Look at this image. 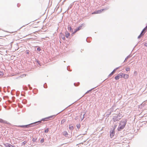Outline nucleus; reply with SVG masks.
Returning a JSON list of instances; mask_svg holds the SVG:
<instances>
[{
  "instance_id": "obj_1",
  "label": "nucleus",
  "mask_w": 147,
  "mask_h": 147,
  "mask_svg": "<svg viewBox=\"0 0 147 147\" xmlns=\"http://www.w3.org/2000/svg\"><path fill=\"white\" fill-rule=\"evenodd\" d=\"M126 122L127 121L126 120L121 121H120L118 128V130L119 131H120L125 127L126 123Z\"/></svg>"
},
{
  "instance_id": "obj_2",
  "label": "nucleus",
  "mask_w": 147,
  "mask_h": 147,
  "mask_svg": "<svg viewBox=\"0 0 147 147\" xmlns=\"http://www.w3.org/2000/svg\"><path fill=\"white\" fill-rule=\"evenodd\" d=\"M121 119V116L119 115H115L113 116V120L116 122L119 121Z\"/></svg>"
},
{
  "instance_id": "obj_3",
  "label": "nucleus",
  "mask_w": 147,
  "mask_h": 147,
  "mask_svg": "<svg viewBox=\"0 0 147 147\" xmlns=\"http://www.w3.org/2000/svg\"><path fill=\"white\" fill-rule=\"evenodd\" d=\"M123 73L119 74L117 76L115 77V79L116 80H118L120 78H122L123 77Z\"/></svg>"
},
{
  "instance_id": "obj_4",
  "label": "nucleus",
  "mask_w": 147,
  "mask_h": 147,
  "mask_svg": "<svg viewBox=\"0 0 147 147\" xmlns=\"http://www.w3.org/2000/svg\"><path fill=\"white\" fill-rule=\"evenodd\" d=\"M147 28V26H146L145 28L142 31L141 33L140 34V35L138 36V38H140V37L143 35H144V33H145L146 32L145 31V30L146 29V28Z\"/></svg>"
},
{
  "instance_id": "obj_5",
  "label": "nucleus",
  "mask_w": 147,
  "mask_h": 147,
  "mask_svg": "<svg viewBox=\"0 0 147 147\" xmlns=\"http://www.w3.org/2000/svg\"><path fill=\"white\" fill-rule=\"evenodd\" d=\"M83 24H82L81 26H80L77 28L75 30V31L74 33H76L77 32L81 29L82 28V26Z\"/></svg>"
},
{
  "instance_id": "obj_6",
  "label": "nucleus",
  "mask_w": 147,
  "mask_h": 147,
  "mask_svg": "<svg viewBox=\"0 0 147 147\" xmlns=\"http://www.w3.org/2000/svg\"><path fill=\"white\" fill-rule=\"evenodd\" d=\"M106 9H101L99 10H98L97 11H96V13L97 14H99L102 13V12L104 10H105Z\"/></svg>"
},
{
  "instance_id": "obj_7",
  "label": "nucleus",
  "mask_w": 147,
  "mask_h": 147,
  "mask_svg": "<svg viewBox=\"0 0 147 147\" xmlns=\"http://www.w3.org/2000/svg\"><path fill=\"white\" fill-rule=\"evenodd\" d=\"M0 123H3L8 124L7 121L1 119H0Z\"/></svg>"
},
{
  "instance_id": "obj_8",
  "label": "nucleus",
  "mask_w": 147,
  "mask_h": 147,
  "mask_svg": "<svg viewBox=\"0 0 147 147\" xmlns=\"http://www.w3.org/2000/svg\"><path fill=\"white\" fill-rule=\"evenodd\" d=\"M115 134V131L113 130L111 132H110V136L111 138H112L114 136Z\"/></svg>"
},
{
  "instance_id": "obj_9",
  "label": "nucleus",
  "mask_w": 147,
  "mask_h": 147,
  "mask_svg": "<svg viewBox=\"0 0 147 147\" xmlns=\"http://www.w3.org/2000/svg\"><path fill=\"white\" fill-rule=\"evenodd\" d=\"M123 78L125 79H127L129 78V75L127 74H123Z\"/></svg>"
},
{
  "instance_id": "obj_10",
  "label": "nucleus",
  "mask_w": 147,
  "mask_h": 147,
  "mask_svg": "<svg viewBox=\"0 0 147 147\" xmlns=\"http://www.w3.org/2000/svg\"><path fill=\"white\" fill-rule=\"evenodd\" d=\"M52 116L49 117H48L42 119V120L44 121H47L49 120V119L52 117Z\"/></svg>"
},
{
  "instance_id": "obj_11",
  "label": "nucleus",
  "mask_w": 147,
  "mask_h": 147,
  "mask_svg": "<svg viewBox=\"0 0 147 147\" xmlns=\"http://www.w3.org/2000/svg\"><path fill=\"white\" fill-rule=\"evenodd\" d=\"M4 145L5 146V147H11L12 146L11 145L9 144H4Z\"/></svg>"
},
{
  "instance_id": "obj_12",
  "label": "nucleus",
  "mask_w": 147,
  "mask_h": 147,
  "mask_svg": "<svg viewBox=\"0 0 147 147\" xmlns=\"http://www.w3.org/2000/svg\"><path fill=\"white\" fill-rule=\"evenodd\" d=\"M65 36L67 38H68L70 35V34L67 32H66L65 33Z\"/></svg>"
},
{
  "instance_id": "obj_13",
  "label": "nucleus",
  "mask_w": 147,
  "mask_h": 147,
  "mask_svg": "<svg viewBox=\"0 0 147 147\" xmlns=\"http://www.w3.org/2000/svg\"><path fill=\"white\" fill-rule=\"evenodd\" d=\"M69 129L71 130H73L74 129L73 126L72 125H70L69 126Z\"/></svg>"
},
{
  "instance_id": "obj_14",
  "label": "nucleus",
  "mask_w": 147,
  "mask_h": 147,
  "mask_svg": "<svg viewBox=\"0 0 147 147\" xmlns=\"http://www.w3.org/2000/svg\"><path fill=\"white\" fill-rule=\"evenodd\" d=\"M28 125H20L18 126L20 127H28Z\"/></svg>"
},
{
  "instance_id": "obj_15",
  "label": "nucleus",
  "mask_w": 147,
  "mask_h": 147,
  "mask_svg": "<svg viewBox=\"0 0 147 147\" xmlns=\"http://www.w3.org/2000/svg\"><path fill=\"white\" fill-rule=\"evenodd\" d=\"M64 135L65 136H67L68 135V134L66 131H65L64 132Z\"/></svg>"
},
{
  "instance_id": "obj_16",
  "label": "nucleus",
  "mask_w": 147,
  "mask_h": 147,
  "mask_svg": "<svg viewBox=\"0 0 147 147\" xmlns=\"http://www.w3.org/2000/svg\"><path fill=\"white\" fill-rule=\"evenodd\" d=\"M66 121V120L65 119H63L61 121V124L63 123Z\"/></svg>"
},
{
  "instance_id": "obj_17",
  "label": "nucleus",
  "mask_w": 147,
  "mask_h": 147,
  "mask_svg": "<svg viewBox=\"0 0 147 147\" xmlns=\"http://www.w3.org/2000/svg\"><path fill=\"white\" fill-rule=\"evenodd\" d=\"M78 129H79L80 127V124H77L76 125Z\"/></svg>"
},
{
  "instance_id": "obj_18",
  "label": "nucleus",
  "mask_w": 147,
  "mask_h": 147,
  "mask_svg": "<svg viewBox=\"0 0 147 147\" xmlns=\"http://www.w3.org/2000/svg\"><path fill=\"white\" fill-rule=\"evenodd\" d=\"M27 143V142L26 141H24V142H23L22 143V144L23 145H24L25 144H26Z\"/></svg>"
},
{
  "instance_id": "obj_19",
  "label": "nucleus",
  "mask_w": 147,
  "mask_h": 147,
  "mask_svg": "<svg viewBox=\"0 0 147 147\" xmlns=\"http://www.w3.org/2000/svg\"><path fill=\"white\" fill-rule=\"evenodd\" d=\"M126 70L127 71H130V69L128 67L126 68Z\"/></svg>"
},
{
  "instance_id": "obj_20",
  "label": "nucleus",
  "mask_w": 147,
  "mask_h": 147,
  "mask_svg": "<svg viewBox=\"0 0 147 147\" xmlns=\"http://www.w3.org/2000/svg\"><path fill=\"white\" fill-rule=\"evenodd\" d=\"M48 131H49V129H48V128H47V129H46L45 130V133H47L48 132Z\"/></svg>"
},
{
  "instance_id": "obj_21",
  "label": "nucleus",
  "mask_w": 147,
  "mask_h": 147,
  "mask_svg": "<svg viewBox=\"0 0 147 147\" xmlns=\"http://www.w3.org/2000/svg\"><path fill=\"white\" fill-rule=\"evenodd\" d=\"M114 74V73H113V72H111L110 74L109 75V77H111V76H112L113 74Z\"/></svg>"
},
{
  "instance_id": "obj_22",
  "label": "nucleus",
  "mask_w": 147,
  "mask_h": 147,
  "mask_svg": "<svg viewBox=\"0 0 147 147\" xmlns=\"http://www.w3.org/2000/svg\"><path fill=\"white\" fill-rule=\"evenodd\" d=\"M44 142V139L43 138L42 139L40 140V142L41 143H43Z\"/></svg>"
},
{
  "instance_id": "obj_23",
  "label": "nucleus",
  "mask_w": 147,
  "mask_h": 147,
  "mask_svg": "<svg viewBox=\"0 0 147 147\" xmlns=\"http://www.w3.org/2000/svg\"><path fill=\"white\" fill-rule=\"evenodd\" d=\"M131 56L130 55L128 56L125 59V61L128 58H130Z\"/></svg>"
},
{
  "instance_id": "obj_24",
  "label": "nucleus",
  "mask_w": 147,
  "mask_h": 147,
  "mask_svg": "<svg viewBox=\"0 0 147 147\" xmlns=\"http://www.w3.org/2000/svg\"><path fill=\"white\" fill-rule=\"evenodd\" d=\"M118 69V68H116L115 69H114L113 71H112V72H113V73H115V71H116V70L117 69Z\"/></svg>"
},
{
  "instance_id": "obj_25",
  "label": "nucleus",
  "mask_w": 147,
  "mask_h": 147,
  "mask_svg": "<svg viewBox=\"0 0 147 147\" xmlns=\"http://www.w3.org/2000/svg\"><path fill=\"white\" fill-rule=\"evenodd\" d=\"M3 73L0 71V76H2L3 75Z\"/></svg>"
},
{
  "instance_id": "obj_26",
  "label": "nucleus",
  "mask_w": 147,
  "mask_h": 147,
  "mask_svg": "<svg viewBox=\"0 0 147 147\" xmlns=\"http://www.w3.org/2000/svg\"><path fill=\"white\" fill-rule=\"evenodd\" d=\"M26 53L27 54H29V50H26Z\"/></svg>"
},
{
  "instance_id": "obj_27",
  "label": "nucleus",
  "mask_w": 147,
  "mask_h": 147,
  "mask_svg": "<svg viewBox=\"0 0 147 147\" xmlns=\"http://www.w3.org/2000/svg\"><path fill=\"white\" fill-rule=\"evenodd\" d=\"M97 14V13H96V11L92 13V14Z\"/></svg>"
},
{
  "instance_id": "obj_28",
  "label": "nucleus",
  "mask_w": 147,
  "mask_h": 147,
  "mask_svg": "<svg viewBox=\"0 0 147 147\" xmlns=\"http://www.w3.org/2000/svg\"><path fill=\"white\" fill-rule=\"evenodd\" d=\"M17 32V31H15L13 32H10V33H16Z\"/></svg>"
},
{
  "instance_id": "obj_29",
  "label": "nucleus",
  "mask_w": 147,
  "mask_h": 147,
  "mask_svg": "<svg viewBox=\"0 0 147 147\" xmlns=\"http://www.w3.org/2000/svg\"><path fill=\"white\" fill-rule=\"evenodd\" d=\"M37 50L38 51H40V49L39 48H38L37 49Z\"/></svg>"
},
{
  "instance_id": "obj_30",
  "label": "nucleus",
  "mask_w": 147,
  "mask_h": 147,
  "mask_svg": "<svg viewBox=\"0 0 147 147\" xmlns=\"http://www.w3.org/2000/svg\"><path fill=\"white\" fill-rule=\"evenodd\" d=\"M36 139H35L34 138H33L32 139V141H33V142H35L36 140Z\"/></svg>"
},
{
  "instance_id": "obj_31",
  "label": "nucleus",
  "mask_w": 147,
  "mask_h": 147,
  "mask_svg": "<svg viewBox=\"0 0 147 147\" xmlns=\"http://www.w3.org/2000/svg\"><path fill=\"white\" fill-rule=\"evenodd\" d=\"M134 74L136 75L137 74V72L136 71H135L134 72Z\"/></svg>"
},
{
  "instance_id": "obj_32",
  "label": "nucleus",
  "mask_w": 147,
  "mask_h": 147,
  "mask_svg": "<svg viewBox=\"0 0 147 147\" xmlns=\"http://www.w3.org/2000/svg\"><path fill=\"white\" fill-rule=\"evenodd\" d=\"M62 39L64 40H65V37L64 36H63V37H62Z\"/></svg>"
},
{
  "instance_id": "obj_33",
  "label": "nucleus",
  "mask_w": 147,
  "mask_h": 147,
  "mask_svg": "<svg viewBox=\"0 0 147 147\" xmlns=\"http://www.w3.org/2000/svg\"><path fill=\"white\" fill-rule=\"evenodd\" d=\"M71 27H70V30H71Z\"/></svg>"
},
{
  "instance_id": "obj_34",
  "label": "nucleus",
  "mask_w": 147,
  "mask_h": 147,
  "mask_svg": "<svg viewBox=\"0 0 147 147\" xmlns=\"http://www.w3.org/2000/svg\"><path fill=\"white\" fill-rule=\"evenodd\" d=\"M27 30H28V28H27Z\"/></svg>"
}]
</instances>
